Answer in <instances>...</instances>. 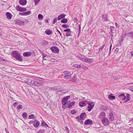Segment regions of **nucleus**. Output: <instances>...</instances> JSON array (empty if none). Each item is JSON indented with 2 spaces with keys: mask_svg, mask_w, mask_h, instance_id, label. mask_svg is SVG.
Segmentation results:
<instances>
[{
  "mask_svg": "<svg viewBox=\"0 0 133 133\" xmlns=\"http://www.w3.org/2000/svg\"><path fill=\"white\" fill-rule=\"evenodd\" d=\"M78 58L83 62L85 63L88 62L91 63L93 61V59L90 58H87L84 56H79Z\"/></svg>",
  "mask_w": 133,
  "mask_h": 133,
  "instance_id": "obj_1",
  "label": "nucleus"
},
{
  "mask_svg": "<svg viewBox=\"0 0 133 133\" xmlns=\"http://www.w3.org/2000/svg\"><path fill=\"white\" fill-rule=\"evenodd\" d=\"M12 56L19 61H22V58L19 53L17 51H13L12 52Z\"/></svg>",
  "mask_w": 133,
  "mask_h": 133,
  "instance_id": "obj_2",
  "label": "nucleus"
},
{
  "mask_svg": "<svg viewBox=\"0 0 133 133\" xmlns=\"http://www.w3.org/2000/svg\"><path fill=\"white\" fill-rule=\"evenodd\" d=\"M64 78L65 79H71V76L72 74L73 73L72 71H65L64 72Z\"/></svg>",
  "mask_w": 133,
  "mask_h": 133,
  "instance_id": "obj_3",
  "label": "nucleus"
},
{
  "mask_svg": "<svg viewBox=\"0 0 133 133\" xmlns=\"http://www.w3.org/2000/svg\"><path fill=\"white\" fill-rule=\"evenodd\" d=\"M87 110L88 111L90 112L93 109L94 107L95 103L94 102H88Z\"/></svg>",
  "mask_w": 133,
  "mask_h": 133,
  "instance_id": "obj_4",
  "label": "nucleus"
},
{
  "mask_svg": "<svg viewBox=\"0 0 133 133\" xmlns=\"http://www.w3.org/2000/svg\"><path fill=\"white\" fill-rule=\"evenodd\" d=\"M50 50L52 51L53 52L55 53H58L59 51V49L56 46H53L51 47L50 48Z\"/></svg>",
  "mask_w": 133,
  "mask_h": 133,
  "instance_id": "obj_5",
  "label": "nucleus"
},
{
  "mask_svg": "<svg viewBox=\"0 0 133 133\" xmlns=\"http://www.w3.org/2000/svg\"><path fill=\"white\" fill-rule=\"evenodd\" d=\"M101 121L102 123L104 125H108L109 123V120L106 118H104L103 119H102Z\"/></svg>",
  "mask_w": 133,
  "mask_h": 133,
  "instance_id": "obj_6",
  "label": "nucleus"
},
{
  "mask_svg": "<svg viewBox=\"0 0 133 133\" xmlns=\"http://www.w3.org/2000/svg\"><path fill=\"white\" fill-rule=\"evenodd\" d=\"M15 23L20 25H23L24 24V23L19 19H17L15 20Z\"/></svg>",
  "mask_w": 133,
  "mask_h": 133,
  "instance_id": "obj_7",
  "label": "nucleus"
},
{
  "mask_svg": "<svg viewBox=\"0 0 133 133\" xmlns=\"http://www.w3.org/2000/svg\"><path fill=\"white\" fill-rule=\"evenodd\" d=\"M70 98V96H68L64 97L62 101V102H66V103H68L69 102L67 101L68 99H69Z\"/></svg>",
  "mask_w": 133,
  "mask_h": 133,
  "instance_id": "obj_8",
  "label": "nucleus"
},
{
  "mask_svg": "<svg viewBox=\"0 0 133 133\" xmlns=\"http://www.w3.org/2000/svg\"><path fill=\"white\" fill-rule=\"evenodd\" d=\"M105 114L104 112H101L98 116V118L100 119H103L104 118H105Z\"/></svg>",
  "mask_w": 133,
  "mask_h": 133,
  "instance_id": "obj_9",
  "label": "nucleus"
},
{
  "mask_svg": "<svg viewBox=\"0 0 133 133\" xmlns=\"http://www.w3.org/2000/svg\"><path fill=\"white\" fill-rule=\"evenodd\" d=\"M16 9L17 11L20 12L25 11L26 10V8H23L18 6H17Z\"/></svg>",
  "mask_w": 133,
  "mask_h": 133,
  "instance_id": "obj_10",
  "label": "nucleus"
},
{
  "mask_svg": "<svg viewBox=\"0 0 133 133\" xmlns=\"http://www.w3.org/2000/svg\"><path fill=\"white\" fill-rule=\"evenodd\" d=\"M88 103V101H82L80 102H79V105L81 107H83L84 106H85L86 105L87 103Z\"/></svg>",
  "mask_w": 133,
  "mask_h": 133,
  "instance_id": "obj_11",
  "label": "nucleus"
},
{
  "mask_svg": "<svg viewBox=\"0 0 133 133\" xmlns=\"http://www.w3.org/2000/svg\"><path fill=\"white\" fill-rule=\"evenodd\" d=\"M84 124L85 125L88 124L92 125L93 124V122L90 119H87L85 121Z\"/></svg>",
  "mask_w": 133,
  "mask_h": 133,
  "instance_id": "obj_12",
  "label": "nucleus"
},
{
  "mask_svg": "<svg viewBox=\"0 0 133 133\" xmlns=\"http://www.w3.org/2000/svg\"><path fill=\"white\" fill-rule=\"evenodd\" d=\"M118 97L120 99L123 100H125L126 98V96L124 94L122 93L120 94L118 96Z\"/></svg>",
  "mask_w": 133,
  "mask_h": 133,
  "instance_id": "obj_13",
  "label": "nucleus"
},
{
  "mask_svg": "<svg viewBox=\"0 0 133 133\" xmlns=\"http://www.w3.org/2000/svg\"><path fill=\"white\" fill-rule=\"evenodd\" d=\"M110 31L112 33L111 36H113V35L112 34L115 32L116 30V29H115V28L114 26H110Z\"/></svg>",
  "mask_w": 133,
  "mask_h": 133,
  "instance_id": "obj_14",
  "label": "nucleus"
},
{
  "mask_svg": "<svg viewBox=\"0 0 133 133\" xmlns=\"http://www.w3.org/2000/svg\"><path fill=\"white\" fill-rule=\"evenodd\" d=\"M40 124L39 122L37 120H35L33 124L35 128H37Z\"/></svg>",
  "mask_w": 133,
  "mask_h": 133,
  "instance_id": "obj_15",
  "label": "nucleus"
},
{
  "mask_svg": "<svg viewBox=\"0 0 133 133\" xmlns=\"http://www.w3.org/2000/svg\"><path fill=\"white\" fill-rule=\"evenodd\" d=\"M66 15L64 14H62L59 15L57 18V20H59L65 18Z\"/></svg>",
  "mask_w": 133,
  "mask_h": 133,
  "instance_id": "obj_16",
  "label": "nucleus"
},
{
  "mask_svg": "<svg viewBox=\"0 0 133 133\" xmlns=\"http://www.w3.org/2000/svg\"><path fill=\"white\" fill-rule=\"evenodd\" d=\"M41 44L43 46L48 45L49 44L48 42L45 40H43L41 42Z\"/></svg>",
  "mask_w": 133,
  "mask_h": 133,
  "instance_id": "obj_17",
  "label": "nucleus"
},
{
  "mask_svg": "<svg viewBox=\"0 0 133 133\" xmlns=\"http://www.w3.org/2000/svg\"><path fill=\"white\" fill-rule=\"evenodd\" d=\"M31 53L30 52H26L24 53L23 55L24 57L29 56L31 55Z\"/></svg>",
  "mask_w": 133,
  "mask_h": 133,
  "instance_id": "obj_18",
  "label": "nucleus"
},
{
  "mask_svg": "<svg viewBox=\"0 0 133 133\" xmlns=\"http://www.w3.org/2000/svg\"><path fill=\"white\" fill-rule=\"evenodd\" d=\"M6 15L7 19H11L12 15L10 12H7L6 13Z\"/></svg>",
  "mask_w": 133,
  "mask_h": 133,
  "instance_id": "obj_19",
  "label": "nucleus"
},
{
  "mask_svg": "<svg viewBox=\"0 0 133 133\" xmlns=\"http://www.w3.org/2000/svg\"><path fill=\"white\" fill-rule=\"evenodd\" d=\"M19 2L21 5H24L26 4L27 1L26 0H20Z\"/></svg>",
  "mask_w": 133,
  "mask_h": 133,
  "instance_id": "obj_20",
  "label": "nucleus"
},
{
  "mask_svg": "<svg viewBox=\"0 0 133 133\" xmlns=\"http://www.w3.org/2000/svg\"><path fill=\"white\" fill-rule=\"evenodd\" d=\"M49 89L50 90H51V91H53L54 90H55L57 92H58L59 91L58 90V89L57 88H56V87H50V88H49Z\"/></svg>",
  "mask_w": 133,
  "mask_h": 133,
  "instance_id": "obj_21",
  "label": "nucleus"
},
{
  "mask_svg": "<svg viewBox=\"0 0 133 133\" xmlns=\"http://www.w3.org/2000/svg\"><path fill=\"white\" fill-rule=\"evenodd\" d=\"M86 116V114L85 113H82L80 115V119L83 120Z\"/></svg>",
  "mask_w": 133,
  "mask_h": 133,
  "instance_id": "obj_22",
  "label": "nucleus"
},
{
  "mask_svg": "<svg viewBox=\"0 0 133 133\" xmlns=\"http://www.w3.org/2000/svg\"><path fill=\"white\" fill-rule=\"evenodd\" d=\"M109 119L111 121H113L114 120V117L113 116V114L112 113H110L109 116Z\"/></svg>",
  "mask_w": 133,
  "mask_h": 133,
  "instance_id": "obj_23",
  "label": "nucleus"
},
{
  "mask_svg": "<svg viewBox=\"0 0 133 133\" xmlns=\"http://www.w3.org/2000/svg\"><path fill=\"white\" fill-rule=\"evenodd\" d=\"M41 126H43L45 128L48 127V125L44 121H42L41 124Z\"/></svg>",
  "mask_w": 133,
  "mask_h": 133,
  "instance_id": "obj_24",
  "label": "nucleus"
},
{
  "mask_svg": "<svg viewBox=\"0 0 133 133\" xmlns=\"http://www.w3.org/2000/svg\"><path fill=\"white\" fill-rule=\"evenodd\" d=\"M126 99L125 101V102H127L129 101L130 98V95L128 94H127L126 95Z\"/></svg>",
  "mask_w": 133,
  "mask_h": 133,
  "instance_id": "obj_25",
  "label": "nucleus"
},
{
  "mask_svg": "<svg viewBox=\"0 0 133 133\" xmlns=\"http://www.w3.org/2000/svg\"><path fill=\"white\" fill-rule=\"evenodd\" d=\"M112 94H110L108 96V98L110 100H112L115 98V97L112 95Z\"/></svg>",
  "mask_w": 133,
  "mask_h": 133,
  "instance_id": "obj_26",
  "label": "nucleus"
},
{
  "mask_svg": "<svg viewBox=\"0 0 133 133\" xmlns=\"http://www.w3.org/2000/svg\"><path fill=\"white\" fill-rule=\"evenodd\" d=\"M75 101H73L70 103L68 105V107L69 108H70L72 106H73L75 104Z\"/></svg>",
  "mask_w": 133,
  "mask_h": 133,
  "instance_id": "obj_27",
  "label": "nucleus"
},
{
  "mask_svg": "<svg viewBox=\"0 0 133 133\" xmlns=\"http://www.w3.org/2000/svg\"><path fill=\"white\" fill-rule=\"evenodd\" d=\"M62 108L64 109H65L67 107L66 105L68 104V103H66V102H62Z\"/></svg>",
  "mask_w": 133,
  "mask_h": 133,
  "instance_id": "obj_28",
  "label": "nucleus"
},
{
  "mask_svg": "<svg viewBox=\"0 0 133 133\" xmlns=\"http://www.w3.org/2000/svg\"><path fill=\"white\" fill-rule=\"evenodd\" d=\"M43 18V15L41 14H39L38 15V18L39 20H42Z\"/></svg>",
  "mask_w": 133,
  "mask_h": 133,
  "instance_id": "obj_29",
  "label": "nucleus"
},
{
  "mask_svg": "<svg viewBox=\"0 0 133 133\" xmlns=\"http://www.w3.org/2000/svg\"><path fill=\"white\" fill-rule=\"evenodd\" d=\"M45 33L47 35H50L52 34V31L50 30H47L45 31Z\"/></svg>",
  "mask_w": 133,
  "mask_h": 133,
  "instance_id": "obj_30",
  "label": "nucleus"
},
{
  "mask_svg": "<svg viewBox=\"0 0 133 133\" xmlns=\"http://www.w3.org/2000/svg\"><path fill=\"white\" fill-rule=\"evenodd\" d=\"M22 115L23 117L24 118H26L27 117V114L26 112H24L23 113Z\"/></svg>",
  "mask_w": 133,
  "mask_h": 133,
  "instance_id": "obj_31",
  "label": "nucleus"
},
{
  "mask_svg": "<svg viewBox=\"0 0 133 133\" xmlns=\"http://www.w3.org/2000/svg\"><path fill=\"white\" fill-rule=\"evenodd\" d=\"M105 45L104 44H103L102 45L101 47L99 49V50L98 51V54H99L100 53L101 51H102L103 48L105 46Z\"/></svg>",
  "mask_w": 133,
  "mask_h": 133,
  "instance_id": "obj_32",
  "label": "nucleus"
},
{
  "mask_svg": "<svg viewBox=\"0 0 133 133\" xmlns=\"http://www.w3.org/2000/svg\"><path fill=\"white\" fill-rule=\"evenodd\" d=\"M73 66L75 68H81L82 66L79 65L75 64L73 65Z\"/></svg>",
  "mask_w": 133,
  "mask_h": 133,
  "instance_id": "obj_33",
  "label": "nucleus"
},
{
  "mask_svg": "<svg viewBox=\"0 0 133 133\" xmlns=\"http://www.w3.org/2000/svg\"><path fill=\"white\" fill-rule=\"evenodd\" d=\"M61 21L62 23H66L67 22L68 20L66 18H64L61 20Z\"/></svg>",
  "mask_w": 133,
  "mask_h": 133,
  "instance_id": "obj_34",
  "label": "nucleus"
},
{
  "mask_svg": "<svg viewBox=\"0 0 133 133\" xmlns=\"http://www.w3.org/2000/svg\"><path fill=\"white\" fill-rule=\"evenodd\" d=\"M45 131L44 129H41L37 131L36 133H44Z\"/></svg>",
  "mask_w": 133,
  "mask_h": 133,
  "instance_id": "obj_35",
  "label": "nucleus"
},
{
  "mask_svg": "<svg viewBox=\"0 0 133 133\" xmlns=\"http://www.w3.org/2000/svg\"><path fill=\"white\" fill-rule=\"evenodd\" d=\"M81 68L86 70H87L88 69V67L85 65L82 66Z\"/></svg>",
  "mask_w": 133,
  "mask_h": 133,
  "instance_id": "obj_36",
  "label": "nucleus"
},
{
  "mask_svg": "<svg viewBox=\"0 0 133 133\" xmlns=\"http://www.w3.org/2000/svg\"><path fill=\"white\" fill-rule=\"evenodd\" d=\"M128 36L131 38H133V32H130L128 33Z\"/></svg>",
  "mask_w": 133,
  "mask_h": 133,
  "instance_id": "obj_37",
  "label": "nucleus"
},
{
  "mask_svg": "<svg viewBox=\"0 0 133 133\" xmlns=\"http://www.w3.org/2000/svg\"><path fill=\"white\" fill-rule=\"evenodd\" d=\"M25 16L29 15L31 14V12L30 11H27L24 12Z\"/></svg>",
  "mask_w": 133,
  "mask_h": 133,
  "instance_id": "obj_38",
  "label": "nucleus"
},
{
  "mask_svg": "<svg viewBox=\"0 0 133 133\" xmlns=\"http://www.w3.org/2000/svg\"><path fill=\"white\" fill-rule=\"evenodd\" d=\"M23 108V106L21 105H18L17 108V110H19L21 109H22Z\"/></svg>",
  "mask_w": 133,
  "mask_h": 133,
  "instance_id": "obj_39",
  "label": "nucleus"
},
{
  "mask_svg": "<svg viewBox=\"0 0 133 133\" xmlns=\"http://www.w3.org/2000/svg\"><path fill=\"white\" fill-rule=\"evenodd\" d=\"M34 115L33 114H32L29 116L28 118L29 119H32L34 118Z\"/></svg>",
  "mask_w": 133,
  "mask_h": 133,
  "instance_id": "obj_40",
  "label": "nucleus"
},
{
  "mask_svg": "<svg viewBox=\"0 0 133 133\" xmlns=\"http://www.w3.org/2000/svg\"><path fill=\"white\" fill-rule=\"evenodd\" d=\"M62 27L65 28H67L68 27V25L66 24H62Z\"/></svg>",
  "mask_w": 133,
  "mask_h": 133,
  "instance_id": "obj_41",
  "label": "nucleus"
},
{
  "mask_svg": "<svg viewBox=\"0 0 133 133\" xmlns=\"http://www.w3.org/2000/svg\"><path fill=\"white\" fill-rule=\"evenodd\" d=\"M66 36H71V32H67L66 34Z\"/></svg>",
  "mask_w": 133,
  "mask_h": 133,
  "instance_id": "obj_42",
  "label": "nucleus"
},
{
  "mask_svg": "<svg viewBox=\"0 0 133 133\" xmlns=\"http://www.w3.org/2000/svg\"><path fill=\"white\" fill-rule=\"evenodd\" d=\"M128 130L130 132L133 133V128H129L128 129Z\"/></svg>",
  "mask_w": 133,
  "mask_h": 133,
  "instance_id": "obj_43",
  "label": "nucleus"
},
{
  "mask_svg": "<svg viewBox=\"0 0 133 133\" xmlns=\"http://www.w3.org/2000/svg\"><path fill=\"white\" fill-rule=\"evenodd\" d=\"M40 0H34L35 4L36 5L39 2Z\"/></svg>",
  "mask_w": 133,
  "mask_h": 133,
  "instance_id": "obj_44",
  "label": "nucleus"
},
{
  "mask_svg": "<svg viewBox=\"0 0 133 133\" xmlns=\"http://www.w3.org/2000/svg\"><path fill=\"white\" fill-rule=\"evenodd\" d=\"M57 21V19L56 18H54V19L53 21L52 24H55L56 22Z\"/></svg>",
  "mask_w": 133,
  "mask_h": 133,
  "instance_id": "obj_45",
  "label": "nucleus"
},
{
  "mask_svg": "<svg viewBox=\"0 0 133 133\" xmlns=\"http://www.w3.org/2000/svg\"><path fill=\"white\" fill-rule=\"evenodd\" d=\"M64 32H71L69 28L66 29L64 30Z\"/></svg>",
  "mask_w": 133,
  "mask_h": 133,
  "instance_id": "obj_46",
  "label": "nucleus"
},
{
  "mask_svg": "<svg viewBox=\"0 0 133 133\" xmlns=\"http://www.w3.org/2000/svg\"><path fill=\"white\" fill-rule=\"evenodd\" d=\"M71 114H74L75 113H76V111H75V110H72L71 112Z\"/></svg>",
  "mask_w": 133,
  "mask_h": 133,
  "instance_id": "obj_47",
  "label": "nucleus"
},
{
  "mask_svg": "<svg viewBox=\"0 0 133 133\" xmlns=\"http://www.w3.org/2000/svg\"><path fill=\"white\" fill-rule=\"evenodd\" d=\"M19 15H23V16H25V13L24 12H20L19 14Z\"/></svg>",
  "mask_w": 133,
  "mask_h": 133,
  "instance_id": "obj_48",
  "label": "nucleus"
},
{
  "mask_svg": "<svg viewBox=\"0 0 133 133\" xmlns=\"http://www.w3.org/2000/svg\"><path fill=\"white\" fill-rule=\"evenodd\" d=\"M129 90L132 91H133V87H130L129 88Z\"/></svg>",
  "mask_w": 133,
  "mask_h": 133,
  "instance_id": "obj_49",
  "label": "nucleus"
},
{
  "mask_svg": "<svg viewBox=\"0 0 133 133\" xmlns=\"http://www.w3.org/2000/svg\"><path fill=\"white\" fill-rule=\"evenodd\" d=\"M18 103L16 102H15L13 104V105L14 107H15L16 106L18 105Z\"/></svg>",
  "mask_w": 133,
  "mask_h": 133,
  "instance_id": "obj_50",
  "label": "nucleus"
},
{
  "mask_svg": "<svg viewBox=\"0 0 133 133\" xmlns=\"http://www.w3.org/2000/svg\"><path fill=\"white\" fill-rule=\"evenodd\" d=\"M4 61V59L1 57L0 56V61Z\"/></svg>",
  "mask_w": 133,
  "mask_h": 133,
  "instance_id": "obj_51",
  "label": "nucleus"
},
{
  "mask_svg": "<svg viewBox=\"0 0 133 133\" xmlns=\"http://www.w3.org/2000/svg\"><path fill=\"white\" fill-rule=\"evenodd\" d=\"M29 123L30 124H34V122L33 121H30L29 122Z\"/></svg>",
  "mask_w": 133,
  "mask_h": 133,
  "instance_id": "obj_52",
  "label": "nucleus"
},
{
  "mask_svg": "<svg viewBox=\"0 0 133 133\" xmlns=\"http://www.w3.org/2000/svg\"><path fill=\"white\" fill-rule=\"evenodd\" d=\"M112 46V44H111L110 46V47L109 48V53H111L110 51H111V49Z\"/></svg>",
  "mask_w": 133,
  "mask_h": 133,
  "instance_id": "obj_53",
  "label": "nucleus"
},
{
  "mask_svg": "<svg viewBox=\"0 0 133 133\" xmlns=\"http://www.w3.org/2000/svg\"><path fill=\"white\" fill-rule=\"evenodd\" d=\"M81 25L80 24H79L78 25V26L79 27V34L80 33V31H81V26H80Z\"/></svg>",
  "mask_w": 133,
  "mask_h": 133,
  "instance_id": "obj_54",
  "label": "nucleus"
},
{
  "mask_svg": "<svg viewBox=\"0 0 133 133\" xmlns=\"http://www.w3.org/2000/svg\"><path fill=\"white\" fill-rule=\"evenodd\" d=\"M115 25L117 28H119L118 25L117 23H115Z\"/></svg>",
  "mask_w": 133,
  "mask_h": 133,
  "instance_id": "obj_55",
  "label": "nucleus"
},
{
  "mask_svg": "<svg viewBox=\"0 0 133 133\" xmlns=\"http://www.w3.org/2000/svg\"><path fill=\"white\" fill-rule=\"evenodd\" d=\"M80 123H81V124L83 123V121L81 119H80L79 120V121Z\"/></svg>",
  "mask_w": 133,
  "mask_h": 133,
  "instance_id": "obj_56",
  "label": "nucleus"
},
{
  "mask_svg": "<svg viewBox=\"0 0 133 133\" xmlns=\"http://www.w3.org/2000/svg\"><path fill=\"white\" fill-rule=\"evenodd\" d=\"M57 30V31L59 33V34H60V36H62V34L61 33V32H60V31H59L58 29Z\"/></svg>",
  "mask_w": 133,
  "mask_h": 133,
  "instance_id": "obj_57",
  "label": "nucleus"
},
{
  "mask_svg": "<svg viewBox=\"0 0 133 133\" xmlns=\"http://www.w3.org/2000/svg\"><path fill=\"white\" fill-rule=\"evenodd\" d=\"M65 128L66 129V131L68 132H69V129H68L67 128V127H66V128Z\"/></svg>",
  "mask_w": 133,
  "mask_h": 133,
  "instance_id": "obj_58",
  "label": "nucleus"
},
{
  "mask_svg": "<svg viewBox=\"0 0 133 133\" xmlns=\"http://www.w3.org/2000/svg\"><path fill=\"white\" fill-rule=\"evenodd\" d=\"M76 119H78V121H79V120H80V119L79 117V116H77V117H76Z\"/></svg>",
  "mask_w": 133,
  "mask_h": 133,
  "instance_id": "obj_59",
  "label": "nucleus"
},
{
  "mask_svg": "<svg viewBox=\"0 0 133 133\" xmlns=\"http://www.w3.org/2000/svg\"><path fill=\"white\" fill-rule=\"evenodd\" d=\"M131 55L132 57H133V51H131L130 52Z\"/></svg>",
  "mask_w": 133,
  "mask_h": 133,
  "instance_id": "obj_60",
  "label": "nucleus"
},
{
  "mask_svg": "<svg viewBox=\"0 0 133 133\" xmlns=\"http://www.w3.org/2000/svg\"><path fill=\"white\" fill-rule=\"evenodd\" d=\"M43 58H44L46 57V55L45 54H43Z\"/></svg>",
  "mask_w": 133,
  "mask_h": 133,
  "instance_id": "obj_61",
  "label": "nucleus"
},
{
  "mask_svg": "<svg viewBox=\"0 0 133 133\" xmlns=\"http://www.w3.org/2000/svg\"><path fill=\"white\" fill-rule=\"evenodd\" d=\"M45 22L47 23L48 22V20L47 19H46L45 20Z\"/></svg>",
  "mask_w": 133,
  "mask_h": 133,
  "instance_id": "obj_62",
  "label": "nucleus"
},
{
  "mask_svg": "<svg viewBox=\"0 0 133 133\" xmlns=\"http://www.w3.org/2000/svg\"><path fill=\"white\" fill-rule=\"evenodd\" d=\"M5 131L7 133H9L8 131V130L6 129V128H5Z\"/></svg>",
  "mask_w": 133,
  "mask_h": 133,
  "instance_id": "obj_63",
  "label": "nucleus"
},
{
  "mask_svg": "<svg viewBox=\"0 0 133 133\" xmlns=\"http://www.w3.org/2000/svg\"><path fill=\"white\" fill-rule=\"evenodd\" d=\"M118 48H117L116 50L117 51V50L118 51Z\"/></svg>",
  "mask_w": 133,
  "mask_h": 133,
  "instance_id": "obj_64",
  "label": "nucleus"
}]
</instances>
